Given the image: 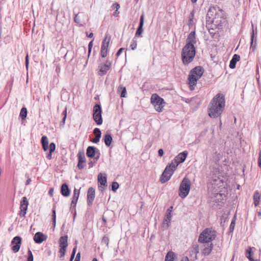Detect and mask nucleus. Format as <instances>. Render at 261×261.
I'll return each mask as SVG.
<instances>
[{"instance_id":"1","label":"nucleus","mask_w":261,"mask_h":261,"mask_svg":"<svg viewBox=\"0 0 261 261\" xmlns=\"http://www.w3.org/2000/svg\"><path fill=\"white\" fill-rule=\"evenodd\" d=\"M227 23L226 14L222 9L217 6L209 8L206 16V28L213 39H218L219 32Z\"/></svg>"},{"instance_id":"2","label":"nucleus","mask_w":261,"mask_h":261,"mask_svg":"<svg viewBox=\"0 0 261 261\" xmlns=\"http://www.w3.org/2000/svg\"><path fill=\"white\" fill-rule=\"evenodd\" d=\"M196 43L195 31H192L186 39V44L182 49L181 57L184 65L192 62L195 56L196 49L194 44Z\"/></svg>"},{"instance_id":"3","label":"nucleus","mask_w":261,"mask_h":261,"mask_svg":"<svg viewBox=\"0 0 261 261\" xmlns=\"http://www.w3.org/2000/svg\"><path fill=\"white\" fill-rule=\"evenodd\" d=\"M224 187L221 173L218 168H214L211 173L208 187L210 192L215 197L218 195H221L220 192Z\"/></svg>"},{"instance_id":"4","label":"nucleus","mask_w":261,"mask_h":261,"mask_svg":"<svg viewBox=\"0 0 261 261\" xmlns=\"http://www.w3.org/2000/svg\"><path fill=\"white\" fill-rule=\"evenodd\" d=\"M225 106L224 96L217 94L211 100L208 108V115L212 118L220 116Z\"/></svg>"},{"instance_id":"5","label":"nucleus","mask_w":261,"mask_h":261,"mask_svg":"<svg viewBox=\"0 0 261 261\" xmlns=\"http://www.w3.org/2000/svg\"><path fill=\"white\" fill-rule=\"evenodd\" d=\"M203 73V69L201 66H196L192 69L189 74V85L191 90L194 89L197 81L201 77Z\"/></svg>"},{"instance_id":"6","label":"nucleus","mask_w":261,"mask_h":261,"mask_svg":"<svg viewBox=\"0 0 261 261\" xmlns=\"http://www.w3.org/2000/svg\"><path fill=\"white\" fill-rule=\"evenodd\" d=\"M216 237V231L212 228H207L200 233L198 241L202 244L209 243L214 240Z\"/></svg>"},{"instance_id":"7","label":"nucleus","mask_w":261,"mask_h":261,"mask_svg":"<svg viewBox=\"0 0 261 261\" xmlns=\"http://www.w3.org/2000/svg\"><path fill=\"white\" fill-rule=\"evenodd\" d=\"M191 181L187 177H184L180 184L179 188V196L182 198H185L188 194L191 188Z\"/></svg>"},{"instance_id":"8","label":"nucleus","mask_w":261,"mask_h":261,"mask_svg":"<svg viewBox=\"0 0 261 261\" xmlns=\"http://www.w3.org/2000/svg\"><path fill=\"white\" fill-rule=\"evenodd\" d=\"M151 102L154 107L155 110L161 112L164 107V99L160 97L157 94H153L151 97Z\"/></svg>"},{"instance_id":"9","label":"nucleus","mask_w":261,"mask_h":261,"mask_svg":"<svg viewBox=\"0 0 261 261\" xmlns=\"http://www.w3.org/2000/svg\"><path fill=\"white\" fill-rule=\"evenodd\" d=\"M93 118L97 125H101L102 123V109L100 105L96 104L93 110Z\"/></svg>"},{"instance_id":"10","label":"nucleus","mask_w":261,"mask_h":261,"mask_svg":"<svg viewBox=\"0 0 261 261\" xmlns=\"http://www.w3.org/2000/svg\"><path fill=\"white\" fill-rule=\"evenodd\" d=\"M22 243V239L19 236H16L12 239L11 245H12L11 249L14 253H17L19 251Z\"/></svg>"},{"instance_id":"11","label":"nucleus","mask_w":261,"mask_h":261,"mask_svg":"<svg viewBox=\"0 0 261 261\" xmlns=\"http://www.w3.org/2000/svg\"><path fill=\"white\" fill-rule=\"evenodd\" d=\"M111 66V63L110 61L107 60L105 64H100L98 65V74L100 76H103L105 75L107 72L110 70Z\"/></svg>"},{"instance_id":"12","label":"nucleus","mask_w":261,"mask_h":261,"mask_svg":"<svg viewBox=\"0 0 261 261\" xmlns=\"http://www.w3.org/2000/svg\"><path fill=\"white\" fill-rule=\"evenodd\" d=\"M29 205V202L26 197H23L20 201V212L19 215L20 216L25 217L28 207Z\"/></svg>"},{"instance_id":"13","label":"nucleus","mask_w":261,"mask_h":261,"mask_svg":"<svg viewBox=\"0 0 261 261\" xmlns=\"http://www.w3.org/2000/svg\"><path fill=\"white\" fill-rule=\"evenodd\" d=\"M78 163L77 167L79 169H83L86 166V158L84 151H79L77 154Z\"/></svg>"},{"instance_id":"14","label":"nucleus","mask_w":261,"mask_h":261,"mask_svg":"<svg viewBox=\"0 0 261 261\" xmlns=\"http://www.w3.org/2000/svg\"><path fill=\"white\" fill-rule=\"evenodd\" d=\"M110 38L107 40V37L102 40L100 49V55L102 58H105L107 55L108 48L109 44Z\"/></svg>"},{"instance_id":"15","label":"nucleus","mask_w":261,"mask_h":261,"mask_svg":"<svg viewBox=\"0 0 261 261\" xmlns=\"http://www.w3.org/2000/svg\"><path fill=\"white\" fill-rule=\"evenodd\" d=\"M95 198V189L93 187H90L87 192V204L90 206L92 205Z\"/></svg>"},{"instance_id":"16","label":"nucleus","mask_w":261,"mask_h":261,"mask_svg":"<svg viewBox=\"0 0 261 261\" xmlns=\"http://www.w3.org/2000/svg\"><path fill=\"white\" fill-rule=\"evenodd\" d=\"M144 14H142L140 17L139 24L136 32L135 37L136 38L137 37H142V34L143 33V27L144 25Z\"/></svg>"},{"instance_id":"17","label":"nucleus","mask_w":261,"mask_h":261,"mask_svg":"<svg viewBox=\"0 0 261 261\" xmlns=\"http://www.w3.org/2000/svg\"><path fill=\"white\" fill-rule=\"evenodd\" d=\"M172 218L171 215V210H167L165 218L163 220V227L165 229L168 228L169 226V224L170 223L171 220Z\"/></svg>"},{"instance_id":"18","label":"nucleus","mask_w":261,"mask_h":261,"mask_svg":"<svg viewBox=\"0 0 261 261\" xmlns=\"http://www.w3.org/2000/svg\"><path fill=\"white\" fill-rule=\"evenodd\" d=\"M34 241L37 244H40L47 239V236L41 232H37L34 236Z\"/></svg>"},{"instance_id":"19","label":"nucleus","mask_w":261,"mask_h":261,"mask_svg":"<svg viewBox=\"0 0 261 261\" xmlns=\"http://www.w3.org/2000/svg\"><path fill=\"white\" fill-rule=\"evenodd\" d=\"M252 26L251 35V43H250V49H252L254 51L256 49V44L257 41V32L255 34L254 30L253 29V25ZM256 30V28L255 29Z\"/></svg>"},{"instance_id":"20","label":"nucleus","mask_w":261,"mask_h":261,"mask_svg":"<svg viewBox=\"0 0 261 261\" xmlns=\"http://www.w3.org/2000/svg\"><path fill=\"white\" fill-rule=\"evenodd\" d=\"M213 249V244L212 242L204 245V248L202 250V254L205 256L208 255Z\"/></svg>"},{"instance_id":"21","label":"nucleus","mask_w":261,"mask_h":261,"mask_svg":"<svg viewBox=\"0 0 261 261\" xmlns=\"http://www.w3.org/2000/svg\"><path fill=\"white\" fill-rule=\"evenodd\" d=\"M97 153V149L94 146H88L86 150V155L90 158H93Z\"/></svg>"},{"instance_id":"22","label":"nucleus","mask_w":261,"mask_h":261,"mask_svg":"<svg viewBox=\"0 0 261 261\" xmlns=\"http://www.w3.org/2000/svg\"><path fill=\"white\" fill-rule=\"evenodd\" d=\"M61 193L64 197H68L69 196L70 190L66 183H64L62 185L61 187Z\"/></svg>"},{"instance_id":"23","label":"nucleus","mask_w":261,"mask_h":261,"mask_svg":"<svg viewBox=\"0 0 261 261\" xmlns=\"http://www.w3.org/2000/svg\"><path fill=\"white\" fill-rule=\"evenodd\" d=\"M188 152L187 151H184L183 152L179 153L174 158L177 160L178 163H183L186 159Z\"/></svg>"},{"instance_id":"24","label":"nucleus","mask_w":261,"mask_h":261,"mask_svg":"<svg viewBox=\"0 0 261 261\" xmlns=\"http://www.w3.org/2000/svg\"><path fill=\"white\" fill-rule=\"evenodd\" d=\"M167 169H168V168L165 169L164 172H163V173L162 174V175L160 177V181L162 184L165 183L166 182L168 181L170 179L171 177L172 176V175H171V173L170 174L168 173H167Z\"/></svg>"},{"instance_id":"25","label":"nucleus","mask_w":261,"mask_h":261,"mask_svg":"<svg viewBox=\"0 0 261 261\" xmlns=\"http://www.w3.org/2000/svg\"><path fill=\"white\" fill-rule=\"evenodd\" d=\"M240 59V56L237 54H234L231 59L229 63V67L231 69H234L236 67V63Z\"/></svg>"},{"instance_id":"26","label":"nucleus","mask_w":261,"mask_h":261,"mask_svg":"<svg viewBox=\"0 0 261 261\" xmlns=\"http://www.w3.org/2000/svg\"><path fill=\"white\" fill-rule=\"evenodd\" d=\"M195 13V10L193 9L192 11L191 12L189 17H188V25L189 26V29L192 28L194 24V15Z\"/></svg>"},{"instance_id":"27","label":"nucleus","mask_w":261,"mask_h":261,"mask_svg":"<svg viewBox=\"0 0 261 261\" xmlns=\"http://www.w3.org/2000/svg\"><path fill=\"white\" fill-rule=\"evenodd\" d=\"M199 245L197 244H193L192 245L191 250L190 251L191 255H194V258L197 259V256L199 253Z\"/></svg>"},{"instance_id":"28","label":"nucleus","mask_w":261,"mask_h":261,"mask_svg":"<svg viewBox=\"0 0 261 261\" xmlns=\"http://www.w3.org/2000/svg\"><path fill=\"white\" fill-rule=\"evenodd\" d=\"M103 139L104 140L105 145L107 147H109L111 145L112 142L113 141L111 134L110 133H107L106 134H105L103 136Z\"/></svg>"},{"instance_id":"29","label":"nucleus","mask_w":261,"mask_h":261,"mask_svg":"<svg viewBox=\"0 0 261 261\" xmlns=\"http://www.w3.org/2000/svg\"><path fill=\"white\" fill-rule=\"evenodd\" d=\"M41 143L44 151H47L48 149V140L47 137L45 136H42L41 139Z\"/></svg>"},{"instance_id":"30","label":"nucleus","mask_w":261,"mask_h":261,"mask_svg":"<svg viewBox=\"0 0 261 261\" xmlns=\"http://www.w3.org/2000/svg\"><path fill=\"white\" fill-rule=\"evenodd\" d=\"M98 182L99 183L101 186H103L104 187L107 186V176L106 175L103 176L101 173L98 175Z\"/></svg>"},{"instance_id":"31","label":"nucleus","mask_w":261,"mask_h":261,"mask_svg":"<svg viewBox=\"0 0 261 261\" xmlns=\"http://www.w3.org/2000/svg\"><path fill=\"white\" fill-rule=\"evenodd\" d=\"M260 196L261 194L259 191H256L254 192L253 194V203L255 207L258 206L259 203Z\"/></svg>"},{"instance_id":"32","label":"nucleus","mask_w":261,"mask_h":261,"mask_svg":"<svg viewBox=\"0 0 261 261\" xmlns=\"http://www.w3.org/2000/svg\"><path fill=\"white\" fill-rule=\"evenodd\" d=\"M68 237L67 236H64L60 237L59 240V246L66 247L68 246Z\"/></svg>"},{"instance_id":"33","label":"nucleus","mask_w":261,"mask_h":261,"mask_svg":"<svg viewBox=\"0 0 261 261\" xmlns=\"http://www.w3.org/2000/svg\"><path fill=\"white\" fill-rule=\"evenodd\" d=\"M246 257L250 260V261H254V259L253 258V252L252 251V248L249 247L248 249L246 250L245 252Z\"/></svg>"},{"instance_id":"34","label":"nucleus","mask_w":261,"mask_h":261,"mask_svg":"<svg viewBox=\"0 0 261 261\" xmlns=\"http://www.w3.org/2000/svg\"><path fill=\"white\" fill-rule=\"evenodd\" d=\"M175 257V254L172 251H169L166 256L165 261H173Z\"/></svg>"},{"instance_id":"35","label":"nucleus","mask_w":261,"mask_h":261,"mask_svg":"<svg viewBox=\"0 0 261 261\" xmlns=\"http://www.w3.org/2000/svg\"><path fill=\"white\" fill-rule=\"evenodd\" d=\"M28 114L27 109L25 107H23L19 114V117L22 120H24L26 118Z\"/></svg>"},{"instance_id":"36","label":"nucleus","mask_w":261,"mask_h":261,"mask_svg":"<svg viewBox=\"0 0 261 261\" xmlns=\"http://www.w3.org/2000/svg\"><path fill=\"white\" fill-rule=\"evenodd\" d=\"M62 115L63 116V118L62 121L60 122V126L63 127L65 123V120L67 117V108H66L65 110L63 111L62 113Z\"/></svg>"},{"instance_id":"37","label":"nucleus","mask_w":261,"mask_h":261,"mask_svg":"<svg viewBox=\"0 0 261 261\" xmlns=\"http://www.w3.org/2000/svg\"><path fill=\"white\" fill-rule=\"evenodd\" d=\"M52 224L54 227L56 226V205L53 206V208L52 210Z\"/></svg>"},{"instance_id":"38","label":"nucleus","mask_w":261,"mask_h":261,"mask_svg":"<svg viewBox=\"0 0 261 261\" xmlns=\"http://www.w3.org/2000/svg\"><path fill=\"white\" fill-rule=\"evenodd\" d=\"M179 164V163H178V162L177 160H175V159L174 158L171 162V163L169 164L168 165V168L171 167L173 169V170H175L176 168L177 167V166Z\"/></svg>"},{"instance_id":"39","label":"nucleus","mask_w":261,"mask_h":261,"mask_svg":"<svg viewBox=\"0 0 261 261\" xmlns=\"http://www.w3.org/2000/svg\"><path fill=\"white\" fill-rule=\"evenodd\" d=\"M137 46V40L136 37H134L132 40L131 44L130 45V47L132 50H135L136 49Z\"/></svg>"},{"instance_id":"40","label":"nucleus","mask_w":261,"mask_h":261,"mask_svg":"<svg viewBox=\"0 0 261 261\" xmlns=\"http://www.w3.org/2000/svg\"><path fill=\"white\" fill-rule=\"evenodd\" d=\"M66 247H60V249H59V254H60V255H59V257L60 258L61 257H63L65 255V253H66Z\"/></svg>"},{"instance_id":"41","label":"nucleus","mask_w":261,"mask_h":261,"mask_svg":"<svg viewBox=\"0 0 261 261\" xmlns=\"http://www.w3.org/2000/svg\"><path fill=\"white\" fill-rule=\"evenodd\" d=\"M118 90H122L121 94H120V97H125L126 92V88L125 87H123L122 85H120L118 87Z\"/></svg>"},{"instance_id":"42","label":"nucleus","mask_w":261,"mask_h":261,"mask_svg":"<svg viewBox=\"0 0 261 261\" xmlns=\"http://www.w3.org/2000/svg\"><path fill=\"white\" fill-rule=\"evenodd\" d=\"M119 185L117 181H113L112 184V191L115 192L119 188Z\"/></svg>"},{"instance_id":"43","label":"nucleus","mask_w":261,"mask_h":261,"mask_svg":"<svg viewBox=\"0 0 261 261\" xmlns=\"http://www.w3.org/2000/svg\"><path fill=\"white\" fill-rule=\"evenodd\" d=\"M109 241L110 240L109 237L108 236H105L102 239L101 243L106 244L107 248H108Z\"/></svg>"},{"instance_id":"44","label":"nucleus","mask_w":261,"mask_h":261,"mask_svg":"<svg viewBox=\"0 0 261 261\" xmlns=\"http://www.w3.org/2000/svg\"><path fill=\"white\" fill-rule=\"evenodd\" d=\"M93 134L95 137L101 138V133L99 128H95L93 130Z\"/></svg>"},{"instance_id":"45","label":"nucleus","mask_w":261,"mask_h":261,"mask_svg":"<svg viewBox=\"0 0 261 261\" xmlns=\"http://www.w3.org/2000/svg\"><path fill=\"white\" fill-rule=\"evenodd\" d=\"M34 257L33 253L31 251V250L29 249L28 251V257H27V261H33Z\"/></svg>"},{"instance_id":"46","label":"nucleus","mask_w":261,"mask_h":261,"mask_svg":"<svg viewBox=\"0 0 261 261\" xmlns=\"http://www.w3.org/2000/svg\"><path fill=\"white\" fill-rule=\"evenodd\" d=\"M77 247L75 246L72 250V253L70 256V259L69 261H72L75 257V254L76 253Z\"/></svg>"},{"instance_id":"47","label":"nucleus","mask_w":261,"mask_h":261,"mask_svg":"<svg viewBox=\"0 0 261 261\" xmlns=\"http://www.w3.org/2000/svg\"><path fill=\"white\" fill-rule=\"evenodd\" d=\"M49 151L50 152H54L56 149V144L55 143L52 142L49 144V146H48Z\"/></svg>"},{"instance_id":"48","label":"nucleus","mask_w":261,"mask_h":261,"mask_svg":"<svg viewBox=\"0 0 261 261\" xmlns=\"http://www.w3.org/2000/svg\"><path fill=\"white\" fill-rule=\"evenodd\" d=\"M234 226H235V220H234L233 219L232 220L231 222L230 223V225L229 226V231L230 232H232L233 231L234 228Z\"/></svg>"},{"instance_id":"49","label":"nucleus","mask_w":261,"mask_h":261,"mask_svg":"<svg viewBox=\"0 0 261 261\" xmlns=\"http://www.w3.org/2000/svg\"><path fill=\"white\" fill-rule=\"evenodd\" d=\"M93 39L88 44V57H89L90 54H91V50H92V46H93Z\"/></svg>"},{"instance_id":"50","label":"nucleus","mask_w":261,"mask_h":261,"mask_svg":"<svg viewBox=\"0 0 261 261\" xmlns=\"http://www.w3.org/2000/svg\"><path fill=\"white\" fill-rule=\"evenodd\" d=\"M78 199L76 197H72L70 206L76 207V205Z\"/></svg>"},{"instance_id":"51","label":"nucleus","mask_w":261,"mask_h":261,"mask_svg":"<svg viewBox=\"0 0 261 261\" xmlns=\"http://www.w3.org/2000/svg\"><path fill=\"white\" fill-rule=\"evenodd\" d=\"M79 195H80V190H78L75 188L73 191V194L72 197H74V196H75V197H76V199H79Z\"/></svg>"},{"instance_id":"52","label":"nucleus","mask_w":261,"mask_h":261,"mask_svg":"<svg viewBox=\"0 0 261 261\" xmlns=\"http://www.w3.org/2000/svg\"><path fill=\"white\" fill-rule=\"evenodd\" d=\"M25 177L27 178V180L25 181V186H28V185H29L30 184V182H31L32 180H31V178H30L29 175L28 173H26L25 174Z\"/></svg>"},{"instance_id":"53","label":"nucleus","mask_w":261,"mask_h":261,"mask_svg":"<svg viewBox=\"0 0 261 261\" xmlns=\"http://www.w3.org/2000/svg\"><path fill=\"white\" fill-rule=\"evenodd\" d=\"M100 152L98 149H97V153L95 156L93 158V160H95V162H97L100 157Z\"/></svg>"},{"instance_id":"54","label":"nucleus","mask_w":261,"mask_h":261,"mask_svg":"<svg viewBox=\"0 0 261 261\" xmlns=\"http://www.w3.org/2000/svg\"><path fill=\"white\" fill-rule=\"evenodd\" d=\"M112 8L113 9H115L116 10H119V9L120 8V6L119 5V4L118 3H114L112 6Z\"/></svg>"},{"instance_id":"55","label":"nucleus","mask_w":261,"mask_h":261,"mask_svg":"<svg viewBox=\"0 0 261 261\" xmlns=\"http://www.w3.org/2000/svg\"><path fill=\"white\" fill-rule=\"evenodd\" d=\"M167 168H168L167 173H168L169 174L171 173V175H172L175 170H173V169L171 167L168 168V165H167V166L165 168V169Z\"/></svg>"},{"instance_id":"56","label":"nucleus","mask_w":261,"mask_h":261,"mask_svg":"<svg viewBox=\"0 0 261 261\" xmlns=\"http://www.w3.org/2000/svg\"><path fill=\"white\" fill-rule=\"evenodd\" d=\"M74 21L76 23H80L81 22L79 14L75 15V16L74 17Z\"/></svg>"},{"instance_id":"57","label":"nucleus","mask_w":261,"mask_h":261,"mask_svg":"<svg viewBox=\"0 0 261 261\" xmlns=\"http://www.w3.org/2000/svg\"><path fill=\"white\" fill-rule=\"evenodd\" d=\"M100 138L99 137H95L92 140V142L94 143H97L99 140H100Z\"/></svg>"},{"instance_id":"58","label":"nucleus","mask_w":261,"mask_h":261,"mask_svg":"<svg viewBox=\"0 0 261 261\" xmlns=\"http://www.w3.org/2000/svg\"><path fill=\"white\" fill-rule=\"evenodd\" d=\"M95 163H96V162H95V160L90 161L88 163L89 168L90 169L91 168H92Z\"/></svg>"},{"instance_id":"59","label":"nucleus","mask_w":261,"mask_h":261,"mask_svg":"<svg viewBox=\"0 0 261 261\" xmlns=\"http://www.w3.org/2000/svg\"><path fill=\"white\" fill-rule=\"evenodd\" d=\"M258 164L259 168H261V150L259 152V157L258 159Z\"/></svg>"},{"instance_id":"60","label":"nucleus","mask_w":261,"mask_h":261,"mask_svg":"<svg viewBox=\"0 0 261 261\" xmlns=\"http://www.w3.org/2000/svg\"><path fill=\"white\" fill-rule=\"evenodd\" d=\"M124 49V48H120V49H119V50L117 51V53H116V56L117 57H118L121 54L122 51Z\"/></svg>"},{"instance_id":"61","label":"nucleus","mask_w":261,"mask_h":261,"mask_svg":"<svg viewBox=\"0 0 261 261\" xmlns=\"http://www.w3.org/2000/svg\"><path fill=\"white\" fill-rule=\"evenodd\" d=\"M80 258H81V253H80V252H78L76 255L74 261H80Z\"/></svg>"},{"instance_id":"62","label":"nucleus","mask_w":261,"mask_h":261,"mask_svg":"<svg viewBox=\"0 0 261 261\" xmlns=\"http://www.w3.org/2000/svg\"><path fill=\"white\" fill-rule=\"evenodd\" d=\"M53 152H50L49 151V153L46 155V158L48 160H51L52 159V153Z\"/></svg>"},{"instance_id":"63","label":"nucleus","mask_w":261,"mask_h":261,"mask_svg":"<svg viewBox=\"0 0 261 261\" xmlns=\"http://www.w3.org/2000/svg\"><path fill=\"white\" fill-rule=\"evenodd\" d=\"M164 154V150L162 149H160L158 150V155L159 156H162Z\"/></svg>"},{"instance_id":"64","label":"nucleus","mask_w":261,"mask_h":261,"mask_svg":"<svg viewBox=\"0 0 261 261\" xmlns=\"http://www.w3.org/2000/svg\"><path fill=\"white\" fill-rule=\"evenodd\" d=\"M119 12L118 11V10H116L115 12L113 13V16L117 17L119 16Z\"/></svg>"}]
</instances>
